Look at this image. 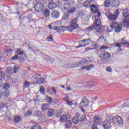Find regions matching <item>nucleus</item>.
<instances>
[{
    "label": "nucleus",
    "instance_id": "1",
    "mask_svg": "<svg viewBox=\"0 0 129 129\" xmlns=\"http://www.w3.org/2000/svg\"><path fill=\"white\" fill-rule=\"evenodd\" d=\"M108 117L110 118V122H113L114 126H116L122 123V120L121 119V117L119 116V115H117L115 117L111 115H107Z\"/></svg>",
    "mask_w": 129,
    "mask_h": 129
},
{
    "label": "nucleus",
    "instance_id": "2",
    "mask_svg": "<svg viewBox=\"0 0 129 129\" xmlns=\"http://www.w3.org/2000/svg\"><path fill=\"white\" fill-rule=\"evenodd\" d=\"M123 16L124 17L121 26H129V11L127 9L123 11Z\"/></svg>",
    "mask_w": 129,
    "mask_h": 129
},
{
    "label": "nucleus",
    "instance_id": "3",
    "mask_svg": "<svg viewBox=\"0 0 129 129\" xmlns=\"http://www.w3.org/2000/svg\"><path fill=\"white\" fill-rule=\"evenodd\" d=\"M110 28H111V29H115V31L116 33H119L122 30L121 25L115 22H113L110 24Z\"/></svg>",
    "mask_w": 129,
    "mask_h": 129
},
{
    "label": "nucleus",
    "instance_id": "4",
    "mask_svg": "<svg viewBox=\"0 0 129 129\" xmlns=\"http://www.w3.org/2000/svg\"><path fill=\"white\" fill-rule=\"evenodd\" d=\"M106 118V120L104 121L102 123L103 127L104 129H111L112 126L111 125V122H110L109 117L107 116Z\"/></svg>",
    "mask_w": 129,
    "mask_h": 129
},
{
    "label": "nucleus",
    "instance_id": "5",
    "mask_svg": "<svg viewBox=\"0 0 129 129\" xmlns=\"http://www.w3.org/2000/svg\"><path fill=\"white\" fill-rule=\"evenodd\" d=\"M91 11L93 14H97L95 17L93 18V20H96V18H99L100 17V13L97 11V7L95 6V5H92L90 7Z\"/></svg>",
    "mask_w": 129,
    "mask_h": 129
},
{
    "label": "nucleus",
    "instance_id": "6",
    "mask_svg": "<svg viewBox=\"0 0 129 129\" xmlns=\"http://www.w3.org/2000/svg\"><path fill=\"white\" fill-rule=\"evenodd\" d=\"M34 78L37 82V84H42V83H44L46 81V78H42V76L40 74L35 75L34 76Z\"/></svg>",
    "mask_w": 129,
    "mask_h": 129
},
{
    "label": "nucleus",
    "instance_id": "7",
    "mask_svg": "<svg viewBox=\"0 0 129 129\" xmlns=\"http://www.w3.org/2000/svg\"><path fill=\"white\" fill-rule=\"evenodd\" d=\"M63 8L64 10H68V14H73L74 12H75L74 7H71V6L69 3H64Z\"/></svg>",
    "mask_w": 129,
    "mask_h": 129
},
{
    "label": "nucleus",
    "instance_id": "8",
    "mask_svg": "<svg viewBox=\"0 0 129 129\" xmlns=\"http://www.w3.org/2000/svg\"><path fill=\"white\" fill-rule=\"evenodd\" d=\"M100 57L102 61H105L106 59H109V58H110V57H111V55L108 52H102L100 54Z\"/></svg>",
    "mask_w": 129,
    "mask_h": 129
},
{
    "label": "nucleus",
    "instance_id": "9",
    "mask_svg": "<svg viewBox=\"0 0 129 129\" xmlns=\"http://www.w3.org/2000/svg\"><path fill=\"white\" fill-rule=\"evenodd\" d=\"M34 9L35 11H36V12L41 13V12L43 11V9H44V6H43V5H42V4L37 3L35 5Z\"/></svg>",
    "mask_w": 129,
    "mask_h": 129
},
{
    "label": "nucleus",
    "instance_id": "10",
    "mask_svg": "<svg viewBox=\"0 0 129 129\" xmlns=\"http://www.w3.org/2000/svg\"><path fill=\"white\" fill-rule=\"evenodd\" d=\"M80 43L81 44H83V46H84V47H86V46H89V45L92 43V41L90 39H88L81 40Z\"/></svg>",
    "mask_w": 129,
    "mask_h": 129
},
{
    "label": "nucleus",
    "instance_id": "11",
    "mask_svg": "<svg viewBox=\"0 0 129 129\" xmlns=\"http://www.w3.org/2000/svg\"><path fill=\"white\" fill-rule=\"evenodd\" d=\"M70 26H69L68 27H67V30L69 31V32H74L75 33H76L77 32V26L75 25H72L70 24Z\"/></svg>",
    "mask_w": 129,
    "mask_h": 129
},
{
    "label": "nucleus",
    "instance_id": "12",
    "mask_svg": "<svg viewBox=\"0 0 129 129\" xmlns=\"http://www.w3.org/2000/svg\"><path fill=\"white\" fill-rule=\"evenodd\" d=\"M88 100L86 97L82 99L80 105L81 107H87L88 106Z\"/></svg>",
    "mask_w": 129,
    "mask_h": 129
},
{
    "label": "nucleus",
    "instance_id": "13",
    "mask_svg": "<svg viewBox=\"0 0 129 129\" xmlns=\"http://www.w3.org/2000/svg\"><path fill=\"white\" fill-rule=\"evenodd\" d=\"M51 17L53 19H58L60 17V12L56 10H53L51 13Z\"/></svg>",
    "mask_w": 129,
    "mask_h": 129
},
{
    "label": "nucleus",
    "instance_id": "14",
    "mask_svg": "<svg viewBox=\"0 0 129 129\" xmlns=\"http://www.w3.org/2000/svg\"><path fill=\"white\" fill-rule=\"evenodd\" d=\"M57 7V5L53 2H50L48 5V8L49 10H54Z\"/></svg>",
    "mask_w": 129,
    "mask_h": 129
},
{
    "label": "nucleus",
    "instance_id": "15",
    "mask_svg": "<svg viewBox=\"0 0 129 129\" xmlns=\"http://www.w3.org/2000/svg\"><path fill=\"white\" fill-rule=\"evenodd\" d=\"M78 18L73 19L70 22V25H75L76 27H78L77 22H78Z\"/></svg>",
    "mask_w": 129,
    "mask_h": 129
},
{
    "label": "nucleus",
    "instance_id": "16",
    "mask_svg": "<svg viewBox=\"0 0 129 129\" xmlns=\"http://www.w3.org/2000/svg\"><path fill=\"white\" fill-rule=\"evenodd\" d=\"M69 118V115H63L60 118V122H65Z\"/></svg>",
    "mask_w": 129,
    "mask_h": 129
},
{
    "label": "nucleus",
    "instance_id": "17",
    "mask_svg": "<svg viewBox=\"0 0 129 129\" xmlns=\"http://www.w3.org/2000/svg\"><path fill=\"white\" fill-rule=\"evenodd\" d=\"M111 5H112L111 0H105L103 4L105 8H109Z\"/></svg>",
    "mask_w": 129,
    "mask_h": 129
},
{
    "label": "nucleus",
    "instance_id": "18",
    "mask_svg": "<svg viewBox=\"0 0 129 129\" xmlns=\"http://www.w3.org/2000/svg\"><path fill=\"white\" fill-rule=\"evenodd\" d=\"M112 5L113 7H115L117 8V7L119 6V1L118 0H111Z\"/></svg>",
    "mask_w": 129,
    "mask_h": 129
},
{
    "label": "nucleus",
    "instance_id": "19",
    "mask_svg": "<svg viewBox=\"0 0 129 129\" xmlns=\"http://www.w3.org/2000/svg\"><path fill=\"white\" fill-rule=\"evenodd\" d=\"M108 20L110 21H116L117 19V16H115L114 15L110 14L108 16Z\"/></svg>",
    "mask_w": 129,
    "mask_h": 129
},
{
    "label": "nucleus",
    "instance_id": "20",
    "mask_svg": "<svg viewBox=\"0 0 129 129\" xmlns=\"http://www.w3.org/2000/svg\"><path fill=\"white\" fill-rule=\"evenodd\" d=\"M94 121L96 124H100L101 122V119H100V117L96 116L94 118Z\"/></svg>",
    "mask_w": 129,
    "mask_h": 129
},
{
    "label": "nucleus",
    "instance_id": "21",
    "mask_svg": "<svg viewBox=\"0 0 129 129\" xmlns=\"http://www.w3.org/2000/svg\"><path fill=\"white\" fill-rule=\"evenodd\" d=\"M119 43H120L121 45H126L128 43L127 40H125V38H123L119 40Z\"/></svg>",
    "mask_w": 129,
    "mask_h": 129
},
{
    "label": "nucleus",
    "instance_id": "22",
    "mask_svg": "<svg viewBox=\"0 0 129 129\" xmlns=\"http://www.w3.org/2000/svg\"><path fill=\"white\" fill-rule=\"evenodd\" d=\"M82 22H86V25L88 24L89 20H88V17H87V15H83L82 16Z\"/></svg>",
    "mask_w": 129,
    "mask_h": 129
},
{
    "label": "nucleus",
    "instance_id": "23",
    "mask_svg": "<svg viewBox=\"0 0 129 129\" xmlns=\"http://www.w3.org/2000/svg\"><path fill=\"white\" fill-rule=\"evenodd\" d=\"M95 28L96 32H97L98 33H102V32H103L104 28L102 27L95 26Z\"/></svg>",
    "mask_w": 129,
    "mask_h": 129
},
{
    "label": "nucleus",
    "instance_id": "24",
    "mask_svg": "<svg viewBox=\"0 0 129 129\" xmlns=\"http://www.w3.org/2000/svg\"><path fill=\"white\" fill-rule=\"evenodd\" d=\"M95 27H100L101 26V21L100 19H97L94 23Z\"/></svg>",
    "mask_w": 129,
    "mask_h": 129
},
{
    "label": "nucleus",
    "instance_id": "25",
    "mask_svg": "<svg viewBox=\"0 0 129 129\" xmlns=\"http://www.w3.org/2000/svg\"><path fill=\"white\" fill-rule=\"evenodd\" d=\"M43 15L44 17H49L50 16V11L48 9H44L43 10Z\"/></svg>",
    "mask_w": 129,
    "mask_h": 129
},
{
    "label": "nucleus",
    "instance_id": "26",
    "mask_svg": "<svg viewBox=\"0 0 129 129\" xmlns=\"http://www.w3.org/2000/svg\"><path fill=\"white\" fill-rule=\"evenodd\" d=\"M54 113H55V111H54V109H50L48 110V112L47 113L48 116H53L54 115Z\"/></svg>",
    "mask_w": 129,
    "mask_h": 129
},
{
    "label": "nucleus",
    "instance_id": "27",
    "mask_svg": "<svg viewBox=\"0 0 129 129\" xmlns=\"http://www.w3.org/2000/svg\"><path fill=\"white\" fill-rule=\"evenodd\" d=\"M83 6L85 7V8H89V7H90V2L88 1H85L83 3Z\"/></svg>",
    "mask_w": 129,
    "mask_h": 129
},
{
    "label": "nucleus",
    "instance_id": "28",
    "mask_svg": "<svg viewBox=\"0 0 129 129\" xmlns=\"http://www.w3.org/2000/svg\"><path fill=\"white\" fill-rule=\"evenodd\" d=\"M21 119H22V118L20 116H16L14 118V122L15 123H18V122L21 121Z\"/></svg>",
    "mask_w": 129,
    "mask_h": 129
},
{
    "label": "nucleus",
    "instance_id": "29",
    "mask_svg": "<svg viewBox=\"0 0 129 129\" xmlns=\"http://www.w3.org/2000/svg\"><path fill=\"white\" fill-rule=\"evenodd\" d=\"M79 116H80V115L79 114V116L73 118L72 121L74 123H78V121H79V119H78V117H79Z\"/></svg>",
    "mask_w": 129,
    "mask_h": 129
},
{
    "label": "nucleus",
    "instance_id": "30",
    "mask_svg": "<svg viewBox=\"0 0 129 129\" xmlns=\"http://www.w3.org/2000/svg\"><path fill=\"white\" fill-rule=\"evenodd\" d=\"M45 100H46L48 103H53L52 98L49 97V96H45Z\"/></svg>",
    "mask_w": 129,
    "mask_h": 129
},
{
    "label": "nucleus",
    "instance_id": "31",
    "mask_svg": "<svg viewBox=\"0 0 129 129\" xmlns=\"http://www.w3.org/2000/svg\"><path fill=\"white\" fill-rule=\"evenodd\" d=\"M48 107H49V105L48 104H43L42 105V107H41L42 110L43 111H44L48 109Z\"/></svg>",
    "mask_w": 129,
    "mask_h": 129
},
{
    "label": "nucleus",
    "instance_id": "32",
    "mask_svg": "<svg viewBox=\"0 0 129 129\" xmlns=\"http://www.w3.org/2000/svg\"><path fill=\"white\" fill-rule=\"evenodd\" d=\"M10 91H9L8 89H6L4 90V95L5 97H9L10 96Z\"/></svg>",
    "mask_w": 129,
    "mask_h": 129
},
{
    "label": "nucleus",
    "instance_id": "33",
    "mask_svg": "<svg viewBox=\"0 0 129 129\" xmlns=\"http://www.w3.org/2000/svg\"><path fill=\"white\" fill-rule=\"evenodd\" d=\"M71 125H72V122H71V121L68 120L66 122V127H70Z\"/></svg>",
    "mask_w": 129,
    "mask_h": 129
},
{
    "label": "nucleus",
    "instance_id": "34",
    "mask_svg": "<svg viewBox=\"0 0 129 129\" xmlns=\"http://www.w3.org/2000/svg\"><path fill=\"white\" fill-rule=\"evenodd\" d=\"M77 14L78 15V17H82L83 16H84V11L82 10H80L78 12Z\"/></svg>",
    "mask_w": 129,
    "mask_h": 129
},
{
    "label": "nucleus",
    "instance_id": "35",
    "mask_svg": "<svg viewBox=\"0 0 129 129\" xmlns=\"http://www.w3.org/2000/svg\"><path fill=\"white\" fill-rule=\"evenodd\" d=\"M19 70L20 67H19V66H15L13 70L14 73H17V72H18V71H19Z\"/></svg>",
    "mask_w": 129,
    "mask_h": 129
},
{
    "label": "nucleus",
    "instance_id": "36",
    "mask_svg": "<svg viewBox=\"0 0 129 129\" xmlns=\"http://www.w3.org/2000/svg\"><path fill=\"white\" fill-rule=\"evenodd\" d=\"M9 88H10V84H9L8 83H6L5 84V86L2 87V89L3 90H5V89H7L8 90Z\"/></svg>",
    "mask_w": 129,
    "mask_h": 129
},
{
    "label": "nucleus",
    "instance_id": "37",
    "mask_svg": "<svg viewBox=\"0 0 129 129\" xmlns=\"http://www.w3.org/2000/svg\"><path fill=\"white\" fill-rule=\"evenodd\" d=\"M32 84V83L28 82V81H25L24 84L23 85L24 86V87H26L28 88L29 87V86H30V85H31Z\"/></svg>",
    "mask_w": 129,
    "mask_h": 129
},
{
    "label": "nucleus",
    "instance_id": "38",
    "mask_svg": "<svg viewBox=\"0 0 129 129\" xmlns=\"http://www.w3.org/2000/svg\"><path fill=\"white\" fill-rule=\"evenodd\" d=\"M16 52L18 55H23V54H24V51L21 50L20 48H17Z\"/></svg>",
    "mask_w": 129,
    "mask_h": 129
},
{
    "label": "nucleus",
    "instance_id": "39",
    "mask_svg": "<svg viewBox=\"0 0 129 129\" xmlns=\"http://www.w3.org/2000/svg\"><path fill=\"white\" fill-rule=\"evenodd\" d=\"M86 120H87L86 116L85 115H83L81 119V122H84L85 121H86Z\"/></svg>",
    "mask_w": 129,
    "mask_h": 129
},
{
    "label": "nucleus",
    "instance_id": "40",
    "mask_svg": "<svg viewBox=\"0 0 129 129\" xmlns=\"http://www.w3.org/2000/svg\"><path fill=\"white\" fill-rule=\"evenodd\" d=\"M94 67V66H93V64H90L87 67H86V69L88 71H89V70H91V68H93Z\"/></svg>",
    "mask_w": 129,
    "mask_h": 129
},
{
    "label": "nucleus",
    "instance_id": "41",
    "mask_svg": "<svg viewBox=\"0 0 129 129\" xmlns=\"http://www.w3.org/2000/svg\"><path fill=\"white\" fill-rule=\"evenodd\" d=\"M40 92H41V94L43 95H45V88L43 87H41L39 90Z\"/></svg>",
    "mask_w": 129,
    "mask_h": 129
},
{
    "label": "nucleus",
    "instance_id": "42",
    "mask_svg": "<svg viewBox=\"0 0 129 129\" xmlns=\"http://www.w3.org/2000/svg\"><path fill=\"white\" fill-rule=\"evenodd\" d=\"M63 20H69V14H64L62 17Z\"/></svg>",
    "mask_w": 129,
    "mask_h": 129
},
{
    "label": "nucleus",
    "instance_id": "43",
    "mask_svg": "<svg viewBox=\"0 0 129 129\" xmlns=\"http://www.w3.org/2000/svg\"><path fill=\"white\" fill-rule=\"evenodd\" d=\"M6 77V75L3 72L0 71V78H2V79H5Z\"/></svg>",
    "mask_w": 129,
    "mask_h": 129
},
{
    "label": "nucleus",
    "instance_id": "44",
    "mask_svg": "<svg viewBox=\"0 0 129 129\" xmlns=\"http://www.w3.org/2000/svg\"><path fill=\"white\" fill-rule=\"evenodd\" d=\"M94 28H95V26L94 24H93L92 26H90V27L87 28V31H92V30H93V29H94Z\"/></svg>",
    "mask_w": 129,
    "mask_h": 129
},
{
    "label": "nucleus",
    "instance_id": "45",
    "mask_svg": "<svg viewBox=\"0 0 129 129\" xmlns=\"http://www.w3.org/2000/svg\"><path fill=\"white\" fill-rule=\"evenodd\" d=\"M41 114H42V112L41 111L35 112L34 113V115L35 116H41Z\"/></svg>",
    "mask_w": 129,
    "mask_h": 129
},
{
    "label": "nucleus",
    "instance_id": "46",
    "mask_svg": "<svg viewBox=\"0 0 129 129\" xmlns=\"http://www.w3.org/2000/svg\"><path fill=\"white\" fill-rule=\"evenodd\" d=\"M31 129H42V127L39 125H35Z\"/></svg>",
    "mask_w": 129,
    "mask_h": 129
},
{
    "label": "nucleus",
    "instance_id": "47",
    "mask_svg": "<svg viewBox=\"0 0 129 129\" xmlns=\"http://www.w3.org/2000/svg\"><path fill=\"white\" fill-rule=\"evenodd\" d=\"M32 115V111H28L25 113V116H29Z\"/></svg>",
    "mask_w": 129,
    "mask_h": 129
},
{
    "label": "nucleus",
    "instance_id": "48",
    "mask_svg": "<svg viewBox=\"0 0 129 129\" xmlns=\"http://www.w3.org/2000/svg\"><path fill=\"white\" fill-rule=\"evenodd\" d=\"M19 59V56L18 55H15L12 58V60H18Z\"/></svg>",
    "mask_w": 129,
    "mask_h": 129
},
{
    "label": "nucleus",
    "instance_id": "49",
    "mask_svg": "<svg viewBox=\"0 0 129 129\" xmlns=\"http://www.w3.org/2000/svg\"><path fill=\"white\" fill-rule=\"evenodd\" d=\"M106 71H107V72H111V71H112V70H111V68L109 67H107L106 68Z\"/></svg>",
    "mask_w": 129,
    "mask_h": 129
},
{
    "label": "nucleus",
    "instance_id": "50",
    "mask_svg": "<svg viewBox=\"0 0 129 129\" xmlns=\"http://www.w3.org/2000/svg\"><path fill=\"white\" fill-rule=\"evenodd\" d=\"M124 106H129V100L125 101Z\"/></svg>",
    "mask_w": 129,
    "mask_h": 129
},
{
    "label": "nucleus",
    "instance_id": "51",
    "mask_svg": "<svg viewBox=\"0 0 129 129\" xmlns=\"http://www.w3.org/2000/svg\"><path fill=\"white\" fill-rule=\"evenodd\" d=\"M56 32L57 33H59V34H61L62 33V30L60 29L59 27L56 28Z\"/></svg>",
    "mask_w": 129,
    "mask_h": 129
},
{
    "label": "nucleus",
    "instance_id": "52",
    "mask_svg": "<svg viewBox=\"0 0 129 129\" xmlns=\"http://www.w3.org/2000/svg\"><path fill=\"white\" fill-rule=\"evenodd\" d=\"M61 31H63V32H65V31L67 30V27H66V26H61Z\"/></svg>",
    "mask_w": 129,
    "mask_h": 129
},
{
    "label": "nucleus",
    "instance_id": "53",
    "mask_svg": "<svg viewBox=\"0 0 129 129\" xmlns=\"http://www.w3.org/2000/svg\"><path fill=\"white\" fill-rule=\"evenodd\" d=\"M94 47V48H97V47H98V46H99V44L97 43H95L94 44H93V45H92Z\"/></svg>",
    "mask_w": 129,
    "mask_h": 129
},
{
    "label": "nucleus",
    "instance_id": "54",
    "mask_svg": "<svg viewBox=\"0 0 129 129\" xmlns=\"http://www.w3.org/2000/svg\"><path fill=\"white\" fill-rule=\"evenodd\" d=\"M4 86V83L3 82V80L0 79V87H2L3 88Z\"/></svg>",
    "mask_w": 129,
    "mask_h": 129
},
{
    "label": "nucleus",
    "instance_id": "55",
    "mask_svg": "<svg viewBox=\"0 0 129 129\" xmlns=\"http://www.w3.org/2000/svg\"><path fill=\"white\" fill-rule=\"evenodd\" d=\"M110 26L109 27H108L107 30H106V32L107 33H110V32H112V29H110Z\"/></svg>",
    "mask_w": 129,
    "mask_h": 129
},
{
    "label": "nucleus",
    "instance_id": "56",
    "mask_svg": "<svg viewBox=\"0 0 129 129\" xmlns=\"http://www.w3.org/2000/svg\"><path fill=\"white\" fill-rule=\"evenodd\" d=\"M63 99L64 100H65V101H66V102H67L69 100V97L66 96V97H64Z\"/></svg>",
    "mask_w": 129,
    "mask_h": 129
},
{
    "label": "nucleus",
    "instance_id": "57",
    "mask_svg": "<svg viewBox=\"0 0 129 129\" xmlns=\"http://www.w3.org/2000/svg\"><path fill=\"white\" fill-rule=\"evenodd\" d=\"M53 40V37L52 36H50L49 37H47V41H51Z\"/></svg>",
    "mask_w": 129,
    "mask_h": 129
},
{
    "label": "nucleus",
    "instance_id": "58",
    "mask_svg": "<svg viewBox=\"0 0 129 129\" xmlns=\"http://www.w3.org/2000/svg\"><path fill=\"white\" fill-rule=\"evenodd\" d=\"M67 102L68 105H73V102L72 101H69Z\"/></svg>",
    "mask_w": 129,
    "mask_h": 129
},
{
    "label": "nucleus",
    "instance_id": "59",
    "mask_svg": "<svg viewBox=\"0 0 129 129\" xmlns=\"http://www.w3.org/2000/svg\"><path fill=\"white\" fill-rule=\"evenodd\" d=\"M119 13H118V11H116L114 12V16H117V18L118 17V15H119Z\"/></svg>",
    "mask_w": 129,
    "mask_h": 129
},
{
    "label": "nucleus",
    "instance_id": "60",
    "mask_svg": "<svg viewBox=\"0 0 129 129\" xmlns=\"http://www.w3.org/2000/svg\"><path fill=\"white\" fill-rule=\"evenodd\" d=\"M81 47H84L83 44H81L80 41V45L77 46V48H81Z\"/></svg>",
    "mask_w": 129,
    "mask_h": 129
},
{
    "label": "nucleus",
    "instance_id": "61",
    "mask_svg": "<svg viewBox=\"0 0 129 129\" xmlns=\"http://www.w3.org/2000/svg\"><path fill=\"white\" fill-rule=\"evenodd\" d=\"M52 91H53V92L54 94H56V93L57 92V91H56V90H55L54 88H52Z\"/></svg>",
    "mask_w": 129,
    "mask_h": 129
},
{
    "label": "nucleus",
    "instance_id": "62",
    "mask_svg": "<svg viewBox=\"0 0 129 129\" xmlns=\"http://www.w3.org/2000/svg\"><path fill=\"white\" fill-rule=\"evenodd\" d=\"M101 49H108V47L105 46H101Z\"/></svg>",
    "mask_w": 129,
    "mask_h": 129
},
{
    "label": "nucleus",
    "instance_id": "63",
    "mask_svg": "<svg viewBox=\"0 0 129 129\" xmlns=\"http://www.w3.org/2000/svg\"><path fill=\"white\" fill-rule=\"evenodd\" d=\"M115 47H118V48H120L121 47V45L120 44H117L115 45Z\"/></svg>",
    "mask_w": 129,
    "mask_h": 129
},
{
    "label": "nucleus",
    "instance_id": "64",
    "mask_svg": "<svg viewBox=\"0 0 129 129\" xmlns=\"http://www.w3.org/2000/svg\"><path fill=\"white\" fill-rule=\"evenodd\" d=\"M92 129H97V126L96 125H93Z\"/></svg>",
    "mask_w": 129,
    "mask_h": 129
}]
</instances>
